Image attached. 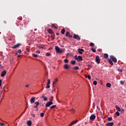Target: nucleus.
Returning <instances> with one entry per match:
<instances>
[{"instance_id":"obj_1","label":"nucleus","mask_w":126,"mask_h":126,"mask_svg":"<svg viewBox=\"0 0 126 126\" xmlns=\"http://www.w3.org/2000/svg\"><path fill=\"white\" fill-rule=\"evenodd\" d=\"M55 50L58 54H63V50L61 49L59 46H55Z\"/></svg>"},{"instance_id":"obj_2","label":"nucleus","mask_w":126,"mask_h":126,"mask_svg":"<svg viewBox=\"0 0 126 126\" xmlns=\"http://www.w3.org/2000/svg\"><path fill=\"white\" fill-rule=\"evenodd\" d=\"M52 105H53V101H48L45 104V107H50V106H51Z\"/></svg>"},{"instance_id":"obj_3","label":"nucleus","mask_w":126,"mask_h":126,"mask_svg":"<svg viewBox=\"0 0 126 126\" xmlns=\"http://www.w3.org/2000/svg\"><path fill=\"white\" fill-rule=\"evenodd\" d=\"M110 59L113 61V63H117V58L114 57V56H110Z\"/></svg>"},{"instance_id":"obj_4","label":"nucleus","mask_w":126,"mask_h":126,"mask_svg":"<svg viewBox=\"0 0 126 126\" xmlns=\"http://www.w3.org/2000/svg\"><path fill=\"white\" fill-rule=\"evenodd\" d=\"M47 32L48 33H49V34H51V35H53V36H54L55 33H54V32L53 31V30L52 29H48L47 30Z\"/></svg>"},{"instance_id":"obj_5","label":"nucleus","mask_w":126,"mask_h":126,"mask_svg":"<svg viewBox=\"0 0 126 126\" xmlns=\"http://www.w3.org/2000/svg\"><path fill=\"white\" fill-rule=\"evenodd\" d=\"M95 119H96V116L94 114H92L90 117V120H91V121H94Z\"/></svg>"},{"instance_id":"obj_6","label":"nucleus","mask_w":126,"mask_h":126,"mask_svg":"<svg viewBox=\"0 0 126 126\" xmlns=\"http://www.w3.org/2000/svg\"><path fill=\"white\" fill-rule=\"evenodd\" d=\"M74 39H76L77 41H80V37H79V36L78 35H76L75 34L73 35Z\"/></svg>"},{"instance_id":"obj_7","label":"nucleus","mask_w":126,"mask_h":126,"mask_svg":"<svg viewBox=\"0 0 126 126\" xmlns=\"http://www.w3.org/2000/svg\"><path fill=\"white\" fill-rule=\"evenodd\" d=\"M95 61L97 63H100V57L99 56H96L95 57Z\"/></svg>"},{"instance_id":"obj_8","label":"nucleus","mask_w":126,"mask_h":126,"mask_svg":"<svg viewBox=\"0 0 126 126\" xmlns=\"http://www.w3.org/2000/svg\"><path fill=\"white\" fill-rule=\"evenodd\" d=\"M20 46H21V44L20 43H18L12 46V49H16V48H19Z\"/></svg>"},{"instance_id":"obj_9","label":"nucleus","mask_w":126,"mask_h":126,"mask_svg":"<svg viewBox=\"0 0 126 126\" xmlns=\"http://www.w3.org/2000/svg\"><path fill=\"white\" fill-rule=\"evenodd\" d=\"M35 99H36L35 97H32L30 99L31 104H33V103H35Z\"/></svg>"},{"instance_id":"obj_10","label":"nucleus","mask_w":126,"mask_h":126,"mask_svg":"<svg viewBox=\"0 0 126 126\" xmlns=\"http://www.w3.org/2000/svg\"><path fill=\"white\" fill-rule=\"evenodd\" d=\"M6 74V71L4 70L1 73V77H4V76Z\"/></svg>"},{"instance_id":"obj_11","label":"nucleus","mask_w":126,"mask_h":126,"mask_svg":"<svg viewBox=\"0 0 126 126\" xmlns=\"http://www.w3.org/2000/svg\"><path fill=\"white\" fill-rule=\"evenodd\" d=\"M65 35L66 37H69V38H72V35H71L70 33L68 32H66Z\"/></svg>"},{"instance_id":"obj_12","label":"nucleus","mask_w":126,"mask_h":126,"mask_svg":"<svg viewBox=\"0 0 126 126\" xmlns=\"http://www.w3.org/2000/svg\"><path fill=\"white\" fill-rule=\"evenodd\" d=\"M114 126V123L113 122L107 123L106 124V126Z\"/></svg>"},{"instance_id":"obj_13","label":"nucleus","mask_w":126,"mask_h":126,"mask_svg":"<svg viewBox=\"0 0 126 126\" xmlns=\"http://www.w3.org/2000/svg\"><path fill=\"white\" fill-rule=\"evenodd\" d=\"M78 52L79 54H80V55H82V54H83L82 52H84V50L79 48L78 49Z\"/></svg>"},{"instance_id":"obj_14","label":"nucleus","mask_w":126,"mask_h":126,"mask_svg":"<svg viewBox=\"0 0 126 126\" xmlns=\"http://www.w3.org/2000/svg\"><path fill=\"white\" fill-rule=\"evenodd\" d=\"M63 67L64 69H68L69 68V66L67 64H65V65H64Z\"/></svg>"},{"instance_id":"obj_15","label":"nucleus","mask_w":126,"mask_h":126,"mask_svg":"<svg viewBox=\"0 0 126 126\" xmlns=\"http://www.w3.org/2000/svg\"><path fill=\"white\" fill-rule=\"evenodd\" d=\"M41 98H43L44 101H47L48 100V98H47V97L44 96V94H43L41 96Z\"/></svg>"},{"instance_id":"obj_16","label":"nucleus","mask_w":126,"mask_h":126,"mask_svg":"<svg viewBox=\"0 0 126 126\" xmlns=\"http://www.w3.org/2000/svg\"><path fill=\"white\" fill-rule=\"evenodd\" d=\"M115 108L118 112H121V108H120V107H119V106L116 105Z\"/></svg>"},{"instance_id":"obj_17","label":"nucleus","mask_w":126,"mask_h":126,"mask_svg":"<svg viewBox=\"0 0 126 126\" xmlns=\"http://www.w3.org/2000/svg\"><path fill=\"white\" fill-rule=\"evenodd\" d=\"M27 124L28 126H31L32 125V122H31V121H28Z\"/></svg>"},{"instance_id":"obj_18","label":"nucleus","mask_w":126,"mask_h":126,"mask_svg":"<svg viewBox=\"0 0 126 126\" xmlns=\"http://www.w3.org/2000/svg\"><path fill=\"white\" fill-rule=\"evenodd\" d=\"M59 81V79H58V78H56L54 79V82H53V85H54V84H56V82H58Z\"/></svg>"},{"instance_id":"obj_19","label":"nucleus","mask_w":126,"mask_h":126,"mask_svg":"<svg viewBox=\"0 0 126 126\" xmlns=\"http://www.w3.org/2000/svg\"><path fill=\"white\" fill-rule=\"evenodd\" d=\"M81 61H83V59H82V57L78 56V62H81Z\"/></svg>"},{"instance_id":"obj_20","label":"nucleus","mask_w":126,"mask_h":126,"mask_svg":"<svg viewBox=\"0 0 126 126\" xmlns=\"http://www.w3.org/2000/svg\"><path fill=\"white\" fill-rule=\"evenodd\" d=\"M108 62L111 65H113L114 64V63H113V61L111 59H108Z\"/></svg>"},{"instance_id":"obj_21","label":"nucleus","mask_w":126,"mask_h":126,"mask_svg":"<svg viewBox=\"0 0 126 126\" xmlns=\"http://www.w3.org/2000/svg\"><path fill=\"white\" fill-rule=\"evenodd\" d=\"M69 111L71 112L72 114H74V113H75V110H74V109L73 108H72L71 109H70Z\"/></svg>"},{"instance_id":"obj_22","label":"nucleus","mask_w":126,"mask_h":126,"mask_svg":"<svg viewBox=\"0 0 126 126\" xmlns=\"http://www.w3.org/2000/svg\"><path fill=\"white\" fill-rule=\"evenodd\" d=\"M73 69H74V70H78V69H79V67L76 66L73 68Z\"/></svg>"},{"instance_id":"obj_23","label":"nucleus","mask_w":126,"mask_h":126,"mask_svg":"<svg viewBox=\"0 0 126 126\" xmlns=\"http://www.w3.org/2000/svg\"><path fill=\"white\" fill-rule=\"evenodd\" d=\"M108 57H109V55H108V54H107V53L104 54V58L105 59H108Z\"/></svg>"},{"instance_id":"obj_24","label":"nucleus","mask_w":126,"mask_h":126,"mask_svg":"<svg viewBox=\"0 0 126 126\" xmlns=\"http://www.w3.org/2000/svg\"><path fill=\"white\" fill-rule=\"evenodd\" d=\"M106 86H107V87H108V88H111V83H107L106 84Z\"/></svg>"},{"instance_id":"obj_25","label":"nucleus","mask_w":126,"mask_h":126,"mask_svg":"<svg viewBox=\"0 0 126 126\" xmlns=\"http://www.w3.org/2000/svg\"><path fill=\"white\" fill-rule=\"evenodd\" d=\"M45 112L44 111V113H40V117H41V118H43L45 115Z\"/></svg>"},{"instance_id":"obj_26","label":"nucleus","mask_w":126,"mask_h":126,"mask_svg":"<svg viewBox=\"0 0 126 126\" xmlns=\"http://www.w3.org/2000/svg\"><path fill=\"white\" fill-rule=\"evenodd\" d=\"M52 27L55 28V29H58V27L55 26V24H52Z\"/></svg>"},{"instance_id":"obj_27","label":"nucleus","mask_w":126,"mask_h":126,"mask_svg":"<svg viewBox=\"0 0 126 126\" xmlns=\"http://www.w3.org/2000/svg\"><path fill=\"white\" fill-rule=\"evenodd\" d=\"M45 56H46V57H50V56H51V53L47 52L45 54Z\"/></svg>"},{"instance_id":"obj_28","label":"nucleus","mask_w":126,"mask_h":126,"mask_svg":"<svg viewBox=\"0 0 126 126\" xmlns=\"http://www.w3.org/2000/svg\"><path fill=\"white\" fill-rule=\"evenodd\" d=\"M64 32H65V30H64V29H63L62 31H61V33L63 34H64Z\"/></svg>"},{"instance_id":"obj_29","label":"nucleus","mask_w":126,"mask_h":126,"mask_svg":"<svg viewBox=\"0 0 126 126\" xmlns=\"http://www.w3.org/2000/svg\"><path fill=\"white\" fill-rule=\"evenodd\" d=\"M76 63V62L75 61H71V64H73V65L75 64Z\"/></svg>"},{"instance_id":"obj_30","label":"nucleus","mask_w":126,"mask_h":126,"mask_svg":"<svg viewBox=\"0 0 126 126\" xmlns=\"http://www.w3.org/2000/svg\"><path fill=\"white\" fill-rule=\"evenodd\" d=\"M55 108H57V105H52V106L50 107V109H55Z\"/></svg>"},{"instance_id":"obj_31","label":"nucleus","mask_w":126,"mask_h":126,"mask_svg":"<svg viewBox=\"0 0 126 126\" xmlns=\"http://www.w3.org/2000/svg\"><path fill=\"white\" fill-rule=\"evenodd\" d=\"M35 104L36 105L35 106H37V107H38L39 105H40V102L36 101L35 102Z\"/></svg>"},{"instance_id":"obj_32","label":"nucleus","mask_w":126,"mask_h":126,"mask_svg":"<svg viewBox=\"0 0 126 126\" xmlns=\"http://www.w3.org/2000/svg\"><path fill=\"white\" fill-rule=\"evenodd\" d=\"M53 89H52V92H55L56 89L55 88V85H53Z\"/></svg>"},{"instance_id":"obj_33","label":"nucleus","mask_w":126,"mask_h":126,"mask_svg":"<svg viewBox=\"0 0 126 126\" xmlns=\"http://www.w3.org/2000/svg\"><path fill=\"white\" fill-rule=\"evenodd\" d=\"M108 120L109 122H111V121H113V118H112V117H108Z\"/></svg>"},{"instance_id":"obj_34","label":"nucleus","mask_w":126,"mask_h":126,"mask_svg":"<svg viewBox=\"0 0 126 126\" xmlns=\"http://www.w3.org/2000/svg\"><path fill=\"white\" fill-rule=\"evenodd\" d=\"M90 46H91V47H94L95 46V44L92 42L90 44Z\"/></svg>"},{"instance_id":"obj_35","label":"nucleus","mask_w":126,"mask_h":126,"mask_svg":"<svg viewBox=\"0 0 126 126\" xmlns=\"http://www.w3.org/2000/svg\"><path fill=\"white\" fill-rule=\"evenodd\" d=\"M91 50L94 53H96V50H95V49H94V48H92Z\"/></svg>"},{"instance_id":"obj_36","label":"nucleus","mask_w":126,"mask_h":126,"mask_svg":"<svg viewBox=\"0 0 126 126\" xmlns=\"http://www.w3.org/2000/svg\"><path fill=\"white\" fill-rule=\"evenodd\" d=\"M32 56H33V57H34V58H37V57H38V55H37V54H32Z\"/></svg>"},{"instance_id":"obj_37","label":"nucleus","mask_w":126,"mask_h":126,"mask_svg":"<svg viewBox=\"0 0 126 126\" xmlns=\"http://www.w3.org/2000/svg\"><path fill=\"white\" fill-rule=\"evenodd\" d=\"M120 112L121 113H122L123 114H124V113L125 112V109H120Z\"/></svg>"},{"instance_id":"obj_38","label":"nucleus","mask_w":126,"mask_h":126,"mask_svg":"<svg viewBox=\"0 0 126 126\" xmlns=\"http://www.w3.org/2000/svg\"><path fill=\"white\" fill-rule=\"evenodd\" d=\"M120 83L122 85H123V84H125V81H120Z\"/></svg>"},{"instance_id":"obj_39","label":"nucleus","mask_w":126,"mask_h":126,"mask_svg":"<svg viewBox=\"0 0 126 126\" xmlns=\"http://www.w3.org/2000/svg\"><path fill=\"white\" fill-rule=\"evenodd\" d=\"M93 84H94V85H97V82H96V81H94L93 82Z\"/></svg>"},{"instance_id":"obj_40","label":"nucleus","mask_w":126,"mask_h":126,"mask_svg":"<svg viewBox=\"0 0 126 126\" xmlns=\"http://www.w3.org/2000/svg\"><path fill=\"white\" fill-rule=\"evenodd\" d=\"M50 86L49 84H47V86H46L45 88H50Z\"/></svg>"},{"instance_id":"obj_41","label":"nucleus","mask_w":126,"mask_h":126,"mask_svg":"<svg viewBox=\"0 0 126 126\" xmlns=\"http://www.w3.org/2000/svg\"><path fill=\"white\" fill-rule=\"evenodd\" d=\"M51 84V81L50 80V79H48V82L47 84Z\"/></svg>"},{"instance_id":"obj_42","label":"nucleus","mask_w":126,"mask_h":126,"mask_svg":"<svg viewBox=\"0 0 126 126\" xmlns=\"http://www.w3.org/2000/svg\"><path fill=\"white\" fill-rule=\"evenodd\" d=\"M116 115H117V116H120V112L117 111L116 113H115Z\"/></svg>"},{"instance_id":"obj_43","label":"nucleus","mask_w":126,"mask_h":126,"mask_svg":"<svg viewBox=\"0 0 126 126\" xmlns=\"http://www.w3.org/2000/svg\"><path fill=\"white\" fill-rule=\"evenodd\" d=\"M64 63H68V60L67 59H65L64 60Z\"/></svg>"},{"instance_id":"obj_44","label":"nucleus","mask_w":126,"mask_h":126,"mask_svg":"<svg viewBox=\"0 0 126 126\" xmlns=\"http://www.w3.org/2000/svg\"><path fill=\"white\" fill-rule=\"evenodd\" d=\"M118 71H119V72H123V70L121 69H118Z\"/></svg>"},{"instance_id":"obj_45","label":"nucleus","mask_w":126,"mask_h":126,"mask_svg":"<svg viewBox=\"0 0 126 126\" xmlns=\"http://www.w3.org/2000/svg\"><path fill=\"white\" fill-rule=\"evenodd\" d=\"M88 78L89 79V80H90V79H91V76H90V75H88Z\"/></svg>"},{"instance_id":"obj_46","label":"nucleus","mask_w":126,"mask_h":126,"mask_svg":"<svg viewBox=\"0 0 126 126\" xmlns=\"http://www.w3.org/2000/svg\"><path fill=\"white\" fill-rule=\"evenodd\" d=\"M18 53L19 54H21V49H19L18 51Z\"/></svg>"},{"instance_id":"obj_47","label":"nucleus","mask_w":126,"mask_h":126,"mask_svg":"<svg viewBox=\"0 0 126 126\" xmlns=\"http://www.w3.org/2000/svg\"><path fill=\"white\" fill-rule=\"evenodd\" d=\"M2 91L5 92V85L3 88Z\"/></svg>"},{"instance_id":"obj_48","label":"nucleus","mask_w":126,"mask_h":126,"mask_svg":"<svg viewBox=\"0 0 126 126\" xmlns=\"http://www.w3.org/2000/svg\"><path fill=\"white\" fill-rule=\"evenodd\" d=\"M0 126H4V123H0Z\"/></svg>"},{"instance_id":"obj_49","label":"nucleus","mask_w":126,"mask_h":126,"mask_svg":"<svg viewBox=\"0 0 126 126\" xmlns=\"http://www.w3.org/2000/svg\"><path fill=\"white\" fill-rule=\"evenodd\" d=\"M2 82V80H1V79H0V86H1V83Z\"/></svg>"},{"instance_id":"obj_50","label":"nucleus","mask_w":126,"mask_h":126,"mask_svg":"<svg viewBox=\"0 0 126 126\" xmlns=\"http://www.w3.org/2000/svg\"><path fill=\"white\" fill-rule=\"evenodd\" d=\"M36 54H40V51L37 50L36 51Z\"/></svg>"},{"instance_id":"obj_51","label":"nucleus","mask_w":126,"mask_h":126,"mask_svg":"<svg viewBox=\"0 0 126 126\" xmlns=\"http://www.w3.org/2000/svg\"><path fill=\"white\" fill-rule=\"evenodd\" d=\"M27 52H30V49L29 48L26 49Z\"/></svg>"},{"instance_id":"obj_52","label":"nucleus","mask_w":126,"mask_h":126,"mask_svg":"<svg viewBox=\"0 0 126 126\" xmlns=\"http://www.w3.org/2000/svg\"><path fill=\"white\" fill-rule=\"evenodd\" d=\"M32 116L33 118H35V114H32Z\"/></svg>"},{"instance_id":"obj_53","label":"nucleus","mask_w":126,"mask_h":126,"mask_svg":"<svg viewBox=\"0 0 126 126\" xmlns=\"http://www.w3.org/2000/svg\"><path fill=\"white\" fill-rule=\"evenodd\" d=\"M39 48H40V49H44V47L43 46H39Z\"/></svg>"},{"instance_id":"obj_54","label":"nucleus","mask_w":126,"mask_h":126,"mask_svg":"<svg viewBox=\"0 0 126 126\" xmlns=\"http://www.w3.org/2000/svg\"><path fill=\"white\" fill-rule=\"evenodd\" d=\"M75 60H76V61H78V57L77 58L76 56H75Z\"/></svg>"},{"instance_id":"obj_55","label":"nucleus","mask_w":126,"mask_h":126,"mask_svg":"<svg viewBox=\"0 0 126 126\" xmlns=\"http://www.w3.org/2000/svg\"><path fill=\"white\" fill-rule=\"evenodd\" d=\"M20 57H21V55H19L17 56V58H20Z\"/></svg>"},{"instance_id":"obj_56","label":"nucleus","mask_w":126,"mask_h":126,"mask_svg":"<svg viewBox=\"0 0 126 126\" xmlns=\"http://www.w3.org/2000/svg\"><path fill=\"white\" fill-rule=\"evenodd\" d=\"M26 87H27H27H29V85H28H28H26Z\"/></svg>"},{"instance_id":"obj_57","label":"nucleus","mask_w":126,"mask_h":126,"mask_svg":"<svg viewBox=\"0 0 126 126\" xmlns=\"http://www.w3.org/2000/svg\"><path fill=\"white\" fill-rule=\"evenodd\" d=\"M34 108L36 109V108H38V106L35 105V106H34Z\"/></svg>"},{"instance_id":"obj_58","label":"nucleus","mask_w":126,"mask_h":126,"mask_svg":"<svg viewBox=\"0 0 126 126\" xmlns=\"http://www.w3.org/2000/svg\"><path fill=\"white\" fill-rule=\"evenodd\" d=\"M52 40H55V37H53V36H52Z\"/></svg>"},{"instance_id":"obj_59","label":"nucleus","mask_w":126,"mask_h":126,"mask_svg":"<svg viewBox=\"0 0 126 126\" xmlns=\"http://www.w3.org/2000/svg\"><path fill=\"white\" fill-rule=\"evenodd\" d=\"M26 111V109L22 113V114H24V113H25Z\"/></svg>"},{"instance_id":"obj_60","label":"nucleus","mask_w":126,"mask_h":126,"mask_svg":"<svg viewBox=\"0 0 126 126\" xmlns=\"http://www.w3.org/2000/svg\"><path fill=\"white\" fill-rule=\"evenodd\" d=\"M85 76L86 78H87L88 76H87V75H85Z\"/></svg>"},{"instance_id":"obj_61","label":"nucleus","mask_w":126,"mask_h":126,"mask_svg":"<svg viewBox=\"0 0 126 126\" xmlns=\"http://www.w3.org/2000/svg\"><path fill=\"white\" fill-rule=\"evenodd\" d=\"M56 34H57V35H60V33H57Z\"/></svg>"},{"instance_id":"obj_62","label":"nucleus","mask_w":126,"mask_h":126,"mask_svg":"<svg viewBox=\"0 0 126 126\" xmlns=\"http://www.w3.org/2000/svg\"><path fill=\"white\" fill-rule=\"evenodd\" d=\"M88 67H90V66H91V65H88Z\"/></svg>"},{"instance_id":"obj_63","label":"nucleus","mask_w":126,"mask_h":126,"mask_svg":"<svg viewBox=\"0 0 126 126\" xmlns=\"http://www.w3.org/2000/svg\"><path fill=\"white\" fill-rule=\"evenodd\" d=\"M20 117H21V115L20 117H19L18 119H20Z\"/></svg>"},{"instance_id":"obj_64","label":"nucleus","mask_w":126,"mask_h":126,"mask_svg":"<svg viewBox=\"0 0 126 126\" xmlns=\"http://www.w3.org/2000/svg\"><path fill=\"white\" fill-rule=\"evenodd\" d=\"M0 66H1V67H2V66H1V64H0Z\"/></svg>"}]
</instances>
